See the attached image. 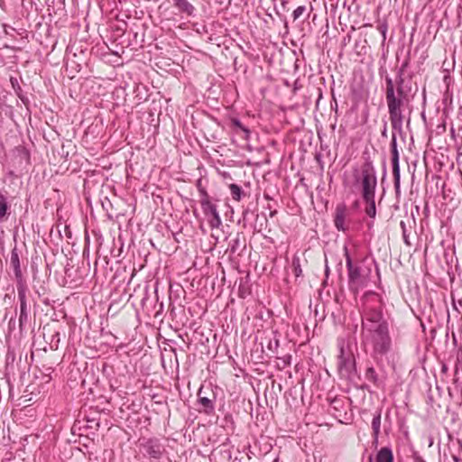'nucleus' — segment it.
<instances>
[{
	"label": "nucleus",
	"mask_w": 462,
	"mask_h": 462,
	"mask_svg": "<svg viewBox=\"0 0 462 462\" xmlns=\"http://www.w3.org/2000/svg\"><path fill=\"white\" fill-rule=\"evenodd\" d=\"M8 327H9L10 330L14 329V327H15V319H14V318H11V319L9 320V323H8Z\"/></svg>",
	"instance_id": "nucleus-31"
},
{
	"label": "nucleus",
	"mask_w": 462,
	"mask_h": 462,
	"mask_svg": "<svg viewBox=\"0 0 462 462\" xmlns=\"http://www.w3.org/2000/svg\"><path fill=\"white\" fill-rule=\"evenodd\" d=\"M331 108L334 109L335 111H337V101H335V105L331 104Z\"/></svg>",
	"instance_id": "nucleus-35"
},
{
	"label": "nucleus",
	"mask_w": 462,
	"mask_h": 462,
	"mask_svg": "<svg viewBox=\"0 0 462 462\" xmlns=\"http://www.w3.org/2000/svg\"><path fill=\"white\" fill-rule=\"evenodd\" d=\"M365 378L377 387L383 383V380L379 376L378 373L373 366H368L365 369Z\"/></svg>",
	"instance_id": "nucleus-16"
},
{
	"label": "nucleus",
	"mask_w": 462,
	"mask_h": 462,
	"mask_svg": "<svg viewBox=\"0 0 462 462\" xmlns=\"http://www.w3.org/2000/svg\"><path fill=\"white\" fill-rule=\"evenodd\" d=\"M382 135L386 137L387 136V123H384L383 130L382 131Z\"/></svg>",
	"instance_id": "nucleus-33"
},
{
	"label": "nucleus",
	"mask_w": 462,
	"mask_h": 462,
	"mask_svg": "<svg viewBox=\"0 0 462 462\" xmlns=\"http://www.w3.org/2000/svg\"><path fill=\"white\" fill-rule=\"evenodd\" d=\"M3 120L2 113L0 112V122Z\"/></svg>",
	"instance_id": "nucleus-42"
},
{
	"label": "nucleus",
	"mask_w": 462,
	"mask_h": 462,
	"mask_svg": "<svg viewBox=\"0 0 462 462\" xmlns=\"http://www.w3.org/2000/svg\"><path fill=\"white\" fill-rule=\"evenodd\" d=\"M361 340L389 331V325L383 317V302L374 291H366L361 298Z\"/></svg>",
	"instance_id": "nucleus-3"
},
{
	"label": "nucleus",
	"mask_w": 462,
	"mask_h": 462,
	"mask_svg": "<svg viewBox=\"0 0 462 462\" xmlns=\"http://www.w3.org/2000/svg\"><path fill=\"white\" fill-rule=\"evenodd\" d=\"M453 308L454 310H456L457 311H459L458 310V308H457V302L455 300H453Z\"/></svg>",
	"instance_id": "nucleus-36"
},
{
	"label": "nucleus",
	"mask_w": 462,
	"mask_h": 462,
	"mask_svg": "<svg viewBox=\"0 0 462 462\" xmlns=\"http://www.w3.org/2000/svg\"><path fill=\"white\" fill-rule=\"evenodd\" d=\"M10 265L14 270V277L16 280V284L26 283V281L24 280V278L23 276L21 264H20V256H19L18 249L16 246H14L11 251Z\"/></svg>",
	"instance_id": "nucleus-11"
},
{
	"label": "nucleus",
	"mask_w": 462,
	"mask_h": 462,
	"mask_svg": "<svg viewBox=\"0 0 462 462\" xmlns=\"http://www.w3.org/2000/svg\"><path fill=\"white\" fill-rule=\"evenodd\" d=\"M306 8L304 5L298 6L292 13L293 20H297L300 18L303 13L305 12Z\"/></svg>",
	"instance_id": "nucleus-26"
},
{
	"label": "nucleus",
	"mask_w": 462,
	"mask_h": 462,
	"mask_svg": "<svg viewBox=\"0 0 462 462\" xmlns=\"http://www.w3.org/2000/svg\"><path fill=\"white\" fill-rule=\"evenodd\" d=\"M457 307H462V299L457 301Z\"/></svg>",
	"instance_id": "nucleus-40"
},
{
	"label": "nucleus",
	"mask_w": 462,
	"mask_h": 462,
	"mask_svg": "<svg viewBox=\"0 0 462 462\" xmlns=\"http://www.w3.org/2000/svg\"><path fill=\"white\" fill-rule=\"evenodd\" d=\"M452 459H453L455 462H461V459H460L457 456H456V455H453V456H452Z\"/></svg>",
	"instance_id": "nucleus-34"
},
{
	"label": "nucleus",
	"mask_w": 462,
	"mask_h": 462,
	"mask_svg": "<svg viewBox=\"0 0 462 462\" xmlns=\"http://www.w3.org/2000/svg\"><path fill=\"white\" fill-rule=\"evenodd\" d=\"M347 271V283L350 291L357 294L371 280V268L365 265L363 259H355L346 245L343 248Z\"/></svg>",
	"instance_id": "nucleus-4"
},
{
	"label": "nucleus",
	"mask_w": 462,
	"mask_h": 462,
	"mask_svg": "<svg viewBox=\"0 0 462 462\" xmlns=\"http://www.w3.org/2000/svg\"><path fill=\"white\" fill-rule=\"evenodd\" d=\"M140 450L151 461L161 459L166 451L164 445L157 438L144 439L140 444Z\"/></svg>",
	"instance_id": "nucleus-9"
},
{
	"label": "nucleus",
	"mask_w": 462,
	"mask_h": 462,
	"mask_svg": "<svg viewBox=\"0 0 462 462\" xmlns=\"http://www.w3.org/2000/svg\"><path fill=\"white\" fill-rule=\"evenodd\" d=\"M346 206L344 203L337 205L334 216V225L338 231L346 232L347 230V226L346 225Z\"/></svg>",
	"instance_id": "nucleus-12"
},
{
	"label": "nucleus",
	"mask_w": 462,
	"mask_h": 462,
	"mask_svg": "<svg viewBox=\"0 0 462 462\" xmlns=\"http://www.w3.org/2000/svg\"><path fill=\"white\" fill-rule=\"evenodd\" d=\"M291 356L288 355V356H283L281 359L282 360V363L284 365H289L291 364Z\"/></svg>",
	"instance_id": "nucleus-30"
},
{
	"label": "nucleus",
	"mask_w": 462,
	"mask_h": 462,
	"mask_svg": "<svg viewBox=\"0 0 462 462\" xmlns=\"http://www.w3.org/2000/svg\"><path fill=\"white\" fill-rule=\"evenodd\" d=\"M9 208L10 206L7 201V197L0 192V222L6 218Z\"/></svg>",
	"instance_id": "nucleus-20"
},
{
	"label": "nucleus",
	"mask_w": 462,
	"mask_h": 462,
	"mask_svg": "<svg viewBox=\"0 0 462 462\" xmlns=\"http://www.w3.org/2000/svg\"><path fill=\"white\" fill-rule=\"evenodd\" d=\"M174 6L180 13H184L187 15H193L195 7L188 0H172Z\"/></svg>",
	"instance_id": "nucleus-17"
},
{
	"label": "nucleus",
	"mask_w": 462,
	"mask_h": 462,
	"mask_svg": "<svg viewBox=\"0 0 462 462\" xmlns=\"http://www.w3.org/2000/svg\"><path fill=\"white\" fill-rule=\"evenodd\" d=\"M457 443L459 445V448H461L462 450V440L461 439H457Z\"/></svg>",
	"instance_id": "nucleus-39"
},
{
	"label": "nucleus",
	"mask_w": 462,
	"mask_h": 462,
	"mask_svg": "<svg viewBox=\"0 0 462 462\" xmlns=\"http://www.w3.org/2000/svg\"><path fill=\"white\" fill-rule=\"evenodd\" d=\"M10 83L12 85V88L14 91V93L17 95V97L21 99V101L24 104V105H28L29 104V98L28 97L23 93L20 84H19V81L16 78L14 77H11L10 78Z\"/></svg>",
	"instance_id": "nucleus-19"
},
{
	"label": "nucleus",
	"mask_w": 462,
	"mask_h": 462,
	"mask_svg": "<svg viewBox=\"0 0 462 462\" xmlns=\"http://www.w3.org/2000/svg\"><path fill=\"white\" fill-rule=\"evenodd\" d=\"M410 114H411V112L409 113L408 118H407V124H408V125H409V124H410V122H411V116H410Z\"/></svg>",
	"instance_id": "nucleus-41"
},
{
	"label": "nucleus",
	"mask_w": 462,
	"mask_h": 462,
	"mask_svg": "<svg viewBox=\"0 0 462 462\" xmlns=\"http://www.w3.org/2000/svg\"><path fill=\"white\" fill-rule=\"evenodd\" d=\"M337 346L339 349L337 356V369L340 374L349 376L356 368L354 355L344 338H339L337 340Z\"/></svg>",
	"instance_id": "nucleus-7"
},
{
	"label": "nucleus",
	"mask_w": 462,
	"mask_h": 462,
	"mask_svg": "<svg viewBox=\"0 0 462 462\" xmlns=\"http://www.w3.org/2000/svg\"><path fill=\"white\" fill-rule=\"evenodd\" d=\"M231 123H232V125H234L235 127L240 129L241 131H243L245 134V138H248L249 136V134H250V131L248 130L247 127H245L239 119L237 118H232L231 120Z\"/></svg>",
	"instance_id": "nucleus-24"
},
{
	"label": "nucleus",
	"mask_w": 462,
	"mask_h": 462,
	"mask_svg": "<svg viewBox=\"0 0 462 462\" xmlns=\"http://www.w3.org/2000/svg\"><path fill=\"white\" fill-rule=\"evenodd\" d=\"M375 462H393V455L390 447L382 448L376 454Z\"/></svg>",
	"instance_id": "nucleus-18"
},
{
	"label": "nucleus",
	"mask_w": 462,
	"mask_h": 462,
	"mask_svg": "<svg viewBox=\"0 0 462 462\" xmlns=\"http://www.w3.org/2000/svg\"><path fill=\"white\" fill-rule=\"evenodd\" d=\"M408 63L404 62L398 69L396 79L393 80L388 74L385 75V100L389 113V118L393 128L391 140L392 168L394 189L396 194L400 192V164L399 152L397 148V134H403V122L406 118L405 109L409 108L411 99L409 90L404 86V70Z\"/></svg>",
	"instance_id": "nucleus-1"
},
{
	"label": "nucleus",
	"mask_w": 462,
	"mask_h": 462,
	"mask_svg": "<svg viewBox=\"0 0 462 462\" xmlns=\"http://www.w3.org/2000/svg\"><path fill=\"white\" fill-rule=\"evenodd\" d=\"M53 372V368L52 367H46L45 368V372H44V374L47 375V376H51V374Z\"/></svg>",
	"instance_id": "nucleus-32"
},
{
	"label": "nucleus",
	"mask_w": 462,
	"mask_h": 462,
	"mask_svg": "<svg viewBox=\"0 0 462 462\" xmlns=\"http://www.w3.org/2000/svg\"><path fill=\"white\" fill-rule=\"evenodd\" d=\"M245 238L242 233H237L236 237L230 240L226 252L230 255L237 254L241 255L243 251L245 249Z\"/></svg>",
	"instance_id": "nucleus-13"
},
{
	"label": "nucleus",
	"mask_w": 462,
	"mask_h": 462,
	"mask_svg": "<svg viewBox=\"0 0 462 462\" xmlns=\"http://www.w3.org/2000/svg\"><path fill=\"white\" fill-rule=\"evenodd\" d=\"M361 183L362 198L375 197L377 187L376 171L373 162L366 160L361 167V173L358 179Z\"/></svg>",
	"instance_id": "nucleus-6"
},
{
	"label": "nucleus",
	"mask_w": 462,
	"mask_h": 462,
	"mask_svg": "<svg viewBox=\"0 0 462 462\" xmlns=\"http://www.w3.org/2000/svg\"><path fill=\"white\" fill-rule=\"evenodd\" d=\"M279 339L276 338V337H273V339H271L268 343V349L272 351L273 353H276L279 347Z\"/></svg>",
	"instance_id": "nucleus-25"
},
{
	"label": "nucleus",
	"mask_w": 462,
	"mask_h": 462,
	"mask_svg": "<svg viewBox=\"0 0 462 462\" xmlns=\"http://www.w3.org/2000/svg\"><path fill=\"white\" fill-rule=\"evenodd\" d=\"M365 346H371V356L380 365L381 358L387 355L392 348V338L390 332L377 333L376 335L365 339H362Z\"/></svg>",
	"instance_id": "nucleus-5"
},
{
	"label": "nucleus",
	"mask_w": 462,
	"mask_h": 462,
	"mask_svg": "<svg viewBox=\"0 0 462 462\" xmlns=\"http://www.w3.org/2000/svg\"><path fill=\"white\" fill-rule=\"evenodd\" d=\"M201 208L208 218V225L212 229L218 228L222 225L221 217L217 212V206L209 200L208 194L205 189H200Z\"/></svg>",
	"instance_id": "nucleus-8"
},
{
	"label": "nucleus",
	"mask_w": 462,
	"mask_h": 462,
	"mask_svg": "<svg viewBox=\"0 0 462 462\" xmlns=\"http://www.w3.org/2000/svg\"><path fill=\"white\" fill-rule=\"evenodd\" d=\"M328 273H329V268H328V264H326V268H325V273H326V275H328Z\"/></svg>",
	"instance_id": "nucleus-37"
},
{
	"label": "nucleus",
	"mask_w": 462,
	"mask_h": 462,
	"mask_svg": "<svg viewBox=\"0 0 462 462\" xmlns=\"http://www.w3.org/2000/svg\"><path fill=\"white\" fill-rule=\"evenodd\" d=\"M23 157L25 158L26 161H29V155L27 153H23Z\"/></svg>",
	"instance_id": "nucleus-38"
},
{
	"label": "nucleus",
	"mask_w": 462,
	"mask_h": 462,
	"mask_svg": "<svg viewBox=\"0 0 462 462\" xmlns=\"http://www.w3.org/2000/svg\"><path fill=\"white\" fill-rule=\"evenodd\" d=\"M401 226L403 229V232H402L403 241L406 245H410V242L408 240V236L406 235L405 225H404L403 221L401 222Z\"/></svg>",
	"instance_id": "nucleus-28"
},
{
	"label": "nucleus",
	"mask_w": 462,
	"mask_h": 462,
	"mask_svg": "<svg viewBox=\"0 0 462 462\" xmlns=\"http://www.w3.org/2000/svg\"><path fill=\"white\" fill-rule=\"evenodd\" d=\"M377 29L383 35V40H385L386 32H387V29H388L387 23H382L378 24Z\"/></svg>",
	"instance_id": "nucleus-27"
},
{
	"label": "nucleus",
	"mask_w": 462,
	"mask_h": 462,
	"mask_svg": "<svg viewBox=\"0 0 462 462\" xmlns=\"http://www.w3.org/2000/svg\"><path fill=\"white\" fill-rule=\"evenodd\" d=\"M364 201L367 204L365 208V213L368 217L374 218L376 216V207H375V197H370L363 199Z\"/></svg>",
	"instance_id": "nucleus-21"
},
{
	"label": "nucleus",
	"mask_w": 462,
	"mask_h": 462,
	"mask_svg": "<svg viewBox=\"0 0 462 462\" xmlns=\"http://www.w3.org/2000/svg\"><path fill=\"white\" fill-rule=\"evenodd\" d=\"M153 2H158L159 0H152Z\"/></svg>",
	"instance_id": "nucleus-43"
},
{
	"label": "nucleus",
	"mask_w": 462,
	"mask_h": 462,
	"mask_svg": "<svg viewBox=\"0 0 462 462\" xmlns=\"http://www.w3.org/2000/svg\"><path fill=\"white\" fill-rule=\"evenodd\" d=\"M412 458L414 462H426L418 453H414Z\"/></svg>",
	"instance_id": "nucleus-29"
},
{
	"label": "nucleus",
	"mask_w": 462,
	"mask_h": 462,
	"mask_svg": "<svg viewBox=\"0 0 462 462\" xmlns=\"http://www.w3.org/2000/svg\"><path fill=\"white\" fill-rule=\"evenodd\" d=\"M361 340L389 331V325L383 317V302L374 291H366L361 298Z\"/></svg>",
	"instance_id": "nucleus-2"
},
{
	"label": "nucleus",
	"mask_w": 462,
	"mask_h": 462,
	"mask_svg": "<svg viewBox=\"0 0 462 462\" xmlns=\"http://www.w3.org/2000/svg\"><path fill=\"white\" fill-rule=\"evenodd\" d=\"M229 189L232 199L236 201H240L242 197L245 196V192L243 191L242 188L236 183L230 184Z\"/></svg>",
	"instance_id": "nucleus-22"
},
{
	"label": "nucleus",
	"mask_w": 462,
	"mask_h": 462,
	"mask_svg": "<svg viewBox=\"0 0 462 462\" xmlns=\"http://www.w3.org/2000/svg\"><path fill=\"white\" fill-rule=\"evenodd\" d=\"M17 296L20 303L19 327L21 330L29 321L30 303L28 300L29 289L26 283L16 284Z\"/></svg>",
	"instance_id": "nucleus-10"
},
{
	"label": "nucleus",
	"mask_w": 462,
	"mask_h": 462,
	"mask_svg": "<svg viewBox=\"0 0 462 462\" xmlns=\"http://www.w3.org/2000/svg\"><path fill=\"white\" fill-rule=\"evenodd\" d=\"M381 416L382 412L381 410L376 411V412L374 414V418L372 420V430H373V444L377 446L378 444V439L380 435L381 430Z\"/></svg>",
	"instance_id": "nucleus-15"
},
{
	"label": "nucleus",
	"mask_w": 462,
	"mask_h": 462,
	"mask_svg": "<svg viewBox=\"0 0 462 462\" xmlns=\"http://www.w3.org/2000/svg\"><path fill=\"white\" fill-rule=\"evenodd\" d=\"M291 269L295 277H300L302 275V268L300 264V259L298 255H294L291 261Z\"/></svg>",
	"instance_id": "nucleus-23"
},
{
	"label": "nucleus",
	"mask_w": 462,
	"mask_h": 462,
	"mask_svg": "<svg viewBox=\"0 0 462 462\" xmlns=\"http://www.w3.org/2000/svg\"><path fill=\"white\" fill-rule=\"evenodd\" d=\"M203 389L200 388L198 393V403L202 407L201 410H199L200 412H204L207 415H211L215 411V394L213 393L214 397L213 399H210L206 396H202Z\"/></svg>",
	"instance_id": "nucleus-14"
}]
</instances>
